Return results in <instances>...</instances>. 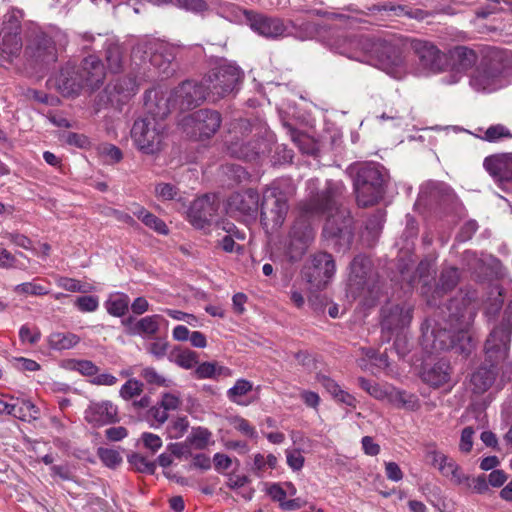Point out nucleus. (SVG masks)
<instances>
[{
    "mask_svg": "<svg viewBox=\"0 0 512 512\" xmlns=\"http://www.w3.org/2000/svg\"><path fill=\"white\" fill-rule=\"evenodd\" d=\"M344 192L342 181L328 180L323 189L316 193L311 191L309 199L300 203L299 215L290 230L291 247L296 246L295 252L290 251L293 261L298 260L313 241V222L323 215L327 216L323 237L337 252L344 253L350 249L354 228L350 212L343 206Z\"/></svg>",
    "mask_w": 512,
    "mask_h": 512,
    "instance_id": "1",
    "label": "nucleus"
},
{
    "mask_svg": "<svg viewBox=\"0 0 512 512\" xmlns=\"http://www.w3.org/2000/svg\"><path fill=\"white\" fill-rule=\"evenodd\" d=\"M476 315L468 299L453 298L444 307H439L436 327L431 331L434 350L456 349L469 354L471 347L470 327Z\"/></svg>",
    "mask_w": 512,
    "mask_h": 512,
    "instance_id": "2",
    "label": "nucleus"
},
{
    "mask_svg": "<svg viewBox=\"0 0 512 512\" xmlns=\"http://www.w3.org/2000/svg\"><path fill=\"white\" fill-rule=\"evenodd\" d=\"M511 333L512 300L505 309L500 324L490 332L485 342V362L471 376L474 393L486 392L495 382L497 365L507 356Z\"/></svg>",
    "mask_w": 512,
    "mask_h": 512,
    "instance_id": "3",
    "label": "nucleus"
},
{
    "mask_svg": "<svg viewBox=\"0 0 512 512\" xmlns=\"http://www.w3.org/2000/svg\"><path fill=\"white\" fill-rule=\"evenodd\" d=\"M272 142L273 135L264 126L252 124L248 119H239L228 149L235 157L250 161L269 153Z\"/></svg>",
    "mask_w": 512,
    "mask_h": 512,
    "instance_id": "4",
    "label": "nucleus"
},
{
    "mask_svg": "<svg viewBox=\"0 0 512 512\" xmlns=\"http://www.w3.org/2000/svg\"><path fill=\"white\" fill-rule=\"evenodd\" d=\"M353 175V187L359 206L376 204L384 195L386 175L383 167L375 162L353 164L349 168Z\"/></svg>",
    "mask_w": 512,
    "mask_h": 512,
    "instance_id": "5",
    "label": "nucleus"
},
{
    "mask_svg": "<svg viewBox=\"0 0 512 512\" xmlns=\"http://www.w3.org/2000/svg\"><path fill=\"white\" fill-rule=\"evenodd\" d=\"M294 193V187L287 180L273 182L263 191L260 202V220L267 231H277L284 223L288 211V198Z\"/></svg>",
    "mask_w": 512,
    "mask_h": 512,
    "instance_id": "6",
    "label": "nucleus"
},
{
    "mask_svg": "<svg viewBox=\"0 0 512 512\" xmlns=\"http://www.w3.org/2000/svg\"><path fill=\"white\" fill-rule=\"evenodd\" d=\"M165 124L153 117L137 119L131 129L136 148L145 155H156L164 146Z\"/></svg>",
    "mask_w": 512,
    "mask_h": 512,
    "instance_id": "7",
    "label": "nucleus"
},
{
    "mask_svg": "<svg viewBox=\"0 0 512 512\" xmlns=\"http://www.w3.org/2000/svg\"><path fill=\"white\" fill-rule=\"evenodd\" d=\"M244 74L235 64L219 65L204 76L205 87L210 94V100L216 102L238 89Z\"/></svg>",
    "mask_w": 512,
    "mask_h": 512,
    "instance_id": "8",
    "label": "nucleus"
},
{
    "mask_svg": "<svg viewBox=\"0 0 512 512\" xmlns=\"http://www.w3.org/2000/svg\"><path fill=\"white\" fill-rule=\"evenodd\" d=\"M132 57H139L142 62L147 60L164 77H170L176 70L173 62L176 59V48L166 44H160L155 50L148 44H138L132 50Z\"/></svg>",
    "mask_w": 512,
    "mask_h": 512,
    "instance_id": "9",
    "label": "nucleus"
},
{
    "mask_svg": "<svg viewBox=\"0 0 512 512\" xmlns=\"http://www.w3.org/2000/svg\"><path fill=\"white\" fill-rule=\"evenodd\" d=\"M349 269L348 286L353 297L361 296L366 292L373 293L376 281L371 259L363 254L356 255Z\"/></svg>",
    "mask_w": 512,
    "mask_h": 512,
    "instance_id": "10",
    "label": "nucleus"
},
{
    "mask_svg": "<svg viewBox=\"0 0 512 512\" xmlns=\"http://www.w3.org/2000/svg\"><path fill=\"white\" fill-rule=\"evenodd\" d=\"M369 45H366L365 55L377 60L381 69L393 74L403 65L401 48L387 40L369 37Z\"/></svg>",
    "mask_w": 512,
    "mask_h": 512,
    "instance_id": "11",
    "label": "nucleus"
},
{
    "mask_svg": "<svg viewBox=\"0 0 512 512\" xmlns=\"http://www.w3.org/2000/svg\"><path fill=\"white\" fill-rule=\"evenodd\" d=\"M22 18L23 13L18 9H11L4 16L0 31V50L8 57L17 56L22 50Z\"/></svg>",
    "mask_w": 512,
    "mask_h": 512,
    "instance_id": "12",
    "label": "nucleus"
},
{
    "mask_svg": "<svg viewBox=\"0 0 512 512\" xmlns=\"http://www.w3.org/2000/svg\"><path fill=\"white\" fill-rule=\"evenodd\" d=\"M335 270L336 266L332 255L318 252L312 256L310 264L305 266L303 274L311 289L322 290L331 281Z\"/></svg>",
    "mask_w": 512,
    "mask_h": 512,
    "instance_id": "13",
    "label": "nucleus"
},
{
    "mask_svg": "<svg viewBox=\"0 0 512 512\" xmlns=\"http://www.w3.org/2000/svg\"><path fill=\"white\" fill-rule=\"evenodd\" d=\"M232 9L242 13L250 28L265 38L278 39L288 36V27L278 17H270L252 10H242L237 6H232Z\"/></svg>",
    "mask_w": 512,
    "mask_h": 512,
    "instance_id": "14",
    "label": "nucleus"
},
{
    "mask_svg": "<svg viewBox=\"0 0 512 512\" xmlns=\"http://www.w3.org/2000/svg\"><path fill=\"white\" fill-rule=\"evenodd\" d=\"M206 99L210 100V94L203 80L201 82L186 80L171 92V101L180 110L195 108Z\"/></svg>",
    "mask_w": 512,
    "mask_h": 512,
    "instance_id": "15",
    "label": "nucleus"
},
{
    "mask_svg": "<svg viewBox=\"0 0 512 512\" xmlns=\"http://www.w3.org/2000/svg\"><path fill=\"white\" fill-rule=\"evenodd\" d=\"M411 48L418 59L419 66L424 70L438 73L448 66L445 53L430 41L414 39L411 41Z\"/></svg>",
    "mask_w": 512,
    "mask_h": 512,
    "instance_id": "16",
    "label": "nucleus"
},
{
    "mask_svg": "<svg viewBox=\"0 0 512 512\" xmlns=\"http://www.w3.org/2000/svg\"><path fill=\"white\" fill-rule=\"evenodd\" d=\"M413 307L409 304L387 303L381 308V329L388 333V339L394 332L408 327L412 321Z\"/></svg>",
    "mask_w": 512,
    "mask_h": 512,
    "instance_id": "17",
    "label": "nucleus"
},
{
    "mask_svg": "<svg viewBox=\"0 0 512 512\" xmlns=\"http://www.w3.org/2000/svg\"><path fill=\"white\" fill-rule=\"evenodd\" d=\"M419 199L430 207L446 211L455 204L457 197L446 183L429 181L421 187Z\"/></svg>",
    "mask_w": 512,
    "mask_h": 512,
    "instance_id": "18",
    "label": "nucleus"
},
{
    "mask_svg": "<svg viewBox=\"0 0 512 512\" xmlns=\"http://www.w3.org/2000/svg\"><path fill=\"white\" fill-rule=\"evenodd\" d=\"M219 209V204L214 197L204 195L195 199L188 210L189 222L197 229L205 230L214 221Z\"/></svg>",
    "mask_w": 512,
    "mask_h": 512,
    "instance_id": "19",
    "label": "nucleus"
},
{
    "mask_svg": "<svg viewBox=\"0 0 512 512\" xmlns=\"http://www.w3.org/2000/svg\"><path fill=\"white\" fill-rule=\"evenodd\" d=\"M185 125L194 130V135L199 139L210 138L221 126L222 118L218 111L200 109L185 120Z\"/></svg>",
    "mask_w": 512,
    "mask_h": 512,
    "instance_id": "20",
    "label": "nucleus"
},
{
    "mask_svg": "<svg viewBox=\"0 0 512 512\" xmlns=\"http://www.w3.org/2000/svg\"><path fill=\"white\" fill-rule=\"evenodd\" d=\"M48 83L65 97L78 95L86 87L80 70L71 63H67L59 73L49 78Z\"/></svg>",
    "mask_w": 512,
    "mask_h": 512,
    "instance_id": "21",
    "label": "nucleus"
},
{
    "mask_svg": "<svg viewBox=\"0 0 512 512\" xmlns=\"http://www.w3.org/2000/svg\"><path fill=\"white\" fill-rule=\"evenodd\" d=\"M259 207V194L252 188L242 192H235L227 200V211L233 215L255 217Z\"/></svg>",
    "mask_w": 512,
    "mask_h": 512,
    "instance_id": "22",
    "label": "nucleus"
},
{
    "mask_svg": "<svg viewBox=\"0 0 512 512\" xmlns=\"http://www.w3.org/2000/svg\"><path fill=\"white\" fill-rule=\"evenodd\" d=\"M84 419L94 427L112 424L118 421V409L109 400L90 401Z\"/></svg>",
    "mask_w": 512,
    "mask_h": 512,
    "instance_id": "23",
    "label": "nucleus"
},
{
    "mask_svg": "<svg viewBox=\"0 0 512 512\" xmlns=\"http://www.w3.org/2000/svg\"><path fill=\"white\" fill-rule=\"evenodd\" d=\"M368 43V36L340 35L330 43V48L347 58L362 60V57L365 56L366 45H369Z\"/></svg>",
    "mask_w": 512,
    "mask_h": 512,
    "instance_id": "24",
    "label": "nucleus"
},
{
    "mask_svg": "<svg viewBox=\"0 0 512 512\" xmlns=\"http://www.w3.org/2000/svg\"><path fill=\"white\" fill-rule=\"evenodd\" d=\"M26 53L36 62L50 64L57 60V50L51 37L45 33L34 36L26 47Z\"/></svg>",
    "mask_w": 512,
    "mask_h": 512,
    "instance_id": "25",
    "label": "nucleus"
},
{
    "mask_svg": "<svg viewBox=\"0 0 512 512\" xmlns=\"http://www.w3.org/2000/svg\"><path fill=\"white\" fill-rule=\"evenodd\" d=\"M483 166L499 183L512 181V153H500L486 157Z\"/></svg>",
    "mask_w": 512,
    "mask_h": 512,
    "instance_id": "26",
    "label": "nucleus"
},
{
    "mask_svg": "<svg viewBox=\"0 0 512 512\" xmlns=\"http://www.w3.org/2000/svg\"><path fill=\"white\" fill-rule=\"evenodd\" d=\"M398 269L402 277V280L406 281L409 284V286H413L416 283L417 279H419V281L423 283L422 294L427 295L429 290L428 278L430 276V271L432 269V263L429 260L425 259L420 261L416 270L413 273H411L413 269V261L409 260V263H402V261L400 260L398 264Z\"/></svg>",
    "mask_w": 512,
    "mask_h": 512,
    "instance_id": "27",
    "label": "nucleus"
},
{
    "mask_svg": "<svg viewBox=\"0 0 512 512\" xmlns=\"http://www.w3.org/2000/svg\"><path fill=\"white\" fill-rule=\"evenodd\" d=\"M77 68L80 70L82 79L86 87L90 89H98L105 78V68L100 59L95 55H89L84 58L81 65Z\"/></svg>",
    "mask_w": 512,
    "mask_h": 512,
    "instance_id": "28",
    "label": "nucleus"
},
{
    "mask_svg": "<svg viewBox=\"0 0 512 512\" xmlns=\"http://www.w3.org/2000/svg\"><path fill=\"white\" fill-rule=\"evenodd\" d=\"M420 377L424 383L432 388H439L449 383L451 366L448 361L441 359L433 365L422 366Z\"/></svg>",
    "mask_w": 512,
    "mask_h": 512,
    "instance_id": "29",
    "label": "nucleus"
},
{
    "mask_svg": "<svg viewBox=\"0 0 512 512\" xmlns=\"http://www.w3.org/2000/svg\"><path fill=\"white\" fill-rule=\"evenodd\" d=\"M145 108L147 115L163 122V119L170 113L171 108H177L171 101V95L165 98L162 92L150 90L145 93Z\"/></svg>",
    "mask_w": 512,
    "mask_h": 512,
    "instance_id": "30",
    "label": "nucleus"
},
{
    "mask_svg": "<svg viewBox=\"0 0 512 512\" xmlns=\"http://www.w3.org/2000/svg\"><path fill=\"white\" fill-rule=\"evenodd\" d=\"M459 281V271L455 267L443 269L439 281L430 297H427L429 306H438L437 299L443 294L453 290Z\"/></svg>",
    "mask_w": 512,
    "mask_h": 512,
    "instance_id": "31",
    "label": "nucleus"
},
{
    "mask_svg": "<svg viewBox=\"0 0 512 512\" xmlns=\"http://www.w3.org/2000/svg\"><path fill=\"white\" fill-rule=\"evenodd\" d=\"M104 57L107 68L111 73H119L123 68V49L113 39H107L104 44Z\"/></svg>",
    "mask_w": 512,
    "mask_h": 512,
    "instance_id": "32",
    "label": "nucleus"
},
{
    "mask_svg": "<svg viewBox=\"0 0 512 512\" xmlns=\"http://www.w3.org/2000/svg\"><path fill=\"white\" fill-rule=\"evenodd\" d=\"M164 320L161 315L145 316L132 325L128 331L130 335L153 336L159 331L160 322Z\"/></svg>",
    "mask_w": 512,
    "mask_h": 512,
    "instance_id": "33",
    "label": "nucleus"
},
{
    "mask_svg": "<svg viewBox=\"0 0 512 512\" xmlns=\"http://www.w3.org/2000/svg\"><path fill=\"white\" fill-rule=\"evenodd\" d=\"M389 401L397 408L416 411L420 408L417 395L405 390L393 389L387 394Z\"/></svg>",
    "mask_w": 512,
    "mask_h": 512,
    "instance_id": "34",
    "label": "nucleus"
},
{
    "mask_svg": "<svg viewBox=\"0 0 512 512\" xmlns=\"http://www.w3.org/2000/svg\"><path fill=\"white\" fill-rule=\"evenodd\" d=\"M451 58L459 70L472 68L478 61L477 52L467 46H456L451 51Z\"/></svg>",
    "mask_w": 512,
    "mask_h": 512,
    "instance_id": "35",
    "label": "nucleus"
},
{
    "mask_svg": "<svg viewBox=\"0 0 512 512\" xmlns=\"http://www.w3.org/2000/svg\"><path fill=\"white\" fill-rule=\"evenodd\" d=\"M80 337L71 332H53L49 335L48 343L54 350H67L76 346Z\"/></svg>",
    "mask_w": 512,
    "mask_h": 512,
    "instance_id": "36",
    "label": "nucleus"
},
{
    "mask_svg": "<svg viewBox=\"0 0 512 512\" xmlns=\"http://www.w3.org/2000/svg\"><path fill=\"white\" fill-rule=\"evenodd\" d=\"M289 24L292 28L288 35H293L300 40H307L313 38L317 34V24L306 20H291Z\"/></svg>",
    "mask_w": 512,
    "mask_h": 512,
    "instance_id": "37",
    "label": "nucleus"
},
{
    "mask_svg": "<svg viewBox=\"0 0 512 512\" xmlns=\"http://www.w3.org/2000/svg\"><path fill=\"white\" fill-rule=\"evenodd\" d=\"M129 297L124 293H117L111 296L105 303L107 312L115 317L126 314L129 307Z\"/></svg>",
    "mask_w": 512,
    "mask_h": 512,
    "instance_id": "38",
    "label": "nucleus"
},
{
    "mask_svg": "<svg viewBox=\"0 0 512 512\" xmlns=\"http://www.w3.org/2000/svg\"><path fill=\"white\" fill-rule=\"evenodd\" d=\"M112 89L122 99H128L136 93L137 83L132 76L119 77L113 82Z\"/></svg>",
    "mask_w": 512,
    "mask_h": 512,
    "instance_id": "39",
    "label": "nucleus"
},
{
    "mask_svg": "<svg viewBox=\"0 0 512 512\" xmlns=\"http://www.w3.org/2000/svg\"><path fill=\"white\" fill-rule=\"evenodd\" d=\"M438 470L443 476L450 478L456 484H464L465 481L469 480V477L463 473L456 462L449 457Z\"/></svg>",
    "mask_w": 512,
    "mask_h": 512,
    "instance_id": "40",
    "label": "nucleus"
},
{
    "mask_svg": "<svg viewBox=\"0 0 512 512\" xmlns=\"http://www.w3.org/2000/svg\"><path fill=\"white\" fill-rule=\"evenodd\" d=\"M39 417V409L26 399L18 400L16 403L15 418L30 422Z\"/></svg>",
    "mask_w": 512,
    "mask_h": 512,
    "instance_id": "41",
    "label": "nucleus"
},
{
    "mask_svg": "<svg viewBox=\"0 0 512 512\" xmlns=\"http://www.w3.org/2000/svg\"><path fill=\"white\" fill-rule=\"evenodd\" d=\"M479 138L490 143H497L503 139L512 138V133L505 125L495 124L484 130L483 135Z\"/></svg>",
    "mask_w": 512,
    "mask_h": 512,
    "instance_id": "42",
    "label": "nucleus"
},
{
    "mask_svg": "<svg viewBox=\"0 0 512 512\" xmlns=\"http://www.w3.org/2000/svg\"><path fill=\"white\" fill-rule=\"evenodd\" d=\"M252 383L246 379H238L233 387L228 389L227 397L231 402L238 405H246L240 398L252 391Z\"/></svg>",
    "mask_w": 512,
    "mask_h": 512,
    "instance_id": "43",
    "label": "nucleus"
},
{
    "mask_svg": "<svg viewBox=\"0 0 512 512\" xmlns=\"http://www.w3.org/2000/svg\"><path fill=\"white\" fill-rule=\"evenodd\" d=\"M97 455L102 463L111 469L118 467L123 459L120 453L112 448L99 447L97 449Z\"/></svg>",
    "mask_w": 512,
    "mask_h": 512,
    "instance_id": "44",
    "label": "nucleus"
},
{
    "mask_svg": "<svg viewBox=\"0 0 512 512\" xmlns=\"http://www.w3.org/2000/svg\"><path fill=\"white\" fill-rule=\"evenodd\" d=\"M175 6L193 14H203L209 10L205 0H176Z\"/></svg>",
    "mask_w": 512,
    "mask_h": 512,
    "instance_id": "45",
    "label": "nucleus"
},
{
    "mask_svg": "<svg viewBox=\"0 0 512 512\" xmlns=\"http://www.w3.org/2000/svg\"><path fill=\"white\" fill-rule=\"evenodd\" d=\"M57 285L58 287L69 292L88 293L92 290L91 285L82 284L79 280L69 277L59 278L57 281Z\"/></svg>",
    "mask_w": 512,
    "mask_h": 512,
    "instance_id": "46",
    "label": "nucleus"
},
{
    "mask_svg": "<svg viewBox=\"0 0 512 512\" xmlns=\"http://www.w3.org/2000/svg\"><path fill=\"white\" fill-rule=\"evenodd\" d=\"M174 362L184 369H191L198 363V355L189 349L179 350L174 354Z\"/></svg>",
    "mask_w": 512,
    "mask_h": 512,
    "instance_id": "47",
    "label": "nucleus"
},
{
    "mask_svg": "<svg viewBox=\"0 0 512 512\" xmlns=\"http://www.w3.org/2000/svg\"><path fill=\"white\" fill-rule=\"evenodd\" d=\"M128 462L139 472L154 474L156 465L140 454H132L128 457Z\"/></svg>",
    "mask_w": 512,
    "mask_h": 512,
    "instance_id": "48",
    "label": "nucleus"
},
{
    "mask_svg": "<svg viewBox=\"0 0 512 512\" xmlns=\"http://www.w3.org/2000/svg\"><path fill=\"white\" fill-rule=\"evenodd\" d=\"M358 384L364 391L375 399H384L388 394L378 383L364 377L358 378Z\"/></svg>",
    "mask_w": 512,
    "mask_h": 512,
    "instance_id": "49",
    "label": "nucleus"
},
{
    "mask_svg": "<svg viewBox=\"0 0 512 512\" xmlns=\"http://www.w3.org/2000/svg\"><path fill=\"white\" fill-rule=\"evenodd\" d=\"M14 291L18 294H27L32 296H42L49 293L48 289L34 282H25L18 284Z\"/></svg>",
    "mask_w": 512,
    "mask_h": 512,
    "instance_id": "50",
    "label": "nucleus"
},
{
    "mask_svg": "<svg viewBox=\"0 0 512 512\" xmlns=\"http://www.w3.org/2000/svg\"><path fill=\"white\" fill-rule=\"evenodd\" d=\"M74 306L79 311L84 312V313L94 312L99 307V299L97 296H92V295L81 296L75 300Z\"/></svg>",
    "mask_w": 512,
    "mask_h": 512,
    "instance_id": "51",
    "label": "nucleus"
},
{
    "mask_svg": "<svg viewBox=\"0 0 512 512\" xmlns=\"http://www.w3.org/2000/svg\"><path fill=\"white\" fill-rule=\"evenodd\" d=\"M143 391V383L136 379H129L122 385L120 389V396L125 399H131L134 396L140 395Z\"/></svg>",
    "mask_w": 512,
    "mask_h": 512,
    "instance_id": "52",
    "label": "nucleus"
},
{
    "mask_svg": "<svg viewBox=\"0 0 512 512\" xmlns=\"http://www.w3.org/2000/svg\"><path fill=\"white\" fill-rule=\"evenodd\" d=\"M141 376L148 384L151 385L159 387H168L170 385V381L158 374V372L152 367L144 368L141 372Z\"/></svg>",
    "mask_w": 512,
    "mask_h": 512,
    "instance_id": "53",
    "label": "nucleus"
},
{
    "mask_svg": "<svg viewBox=\"0 0 512 512\" xmlns=\"http://www.w3.org/2000/svg\"><path fill=\"white\" fill-rule=\"evenodd\" d=\"M211 437V433L205 428H197L193 430L187 440L198 449H203L207 446Z\"/></svg>",
    "mask_w": 512,
    "mask_h": 512,
    "instance_id": "54",
    "label": "nucleus"
},
{
    "mask_svg": "<svg viewBox=\"0 0 512 512\" xmlns=\"http://www.w3.org/2000/svg\"><path fill=\"white\" fill-rule=\"evenodd\" d=\"M142 222L147 227L153 229L154 231H156L159 234L166 235L169 232L168 227L165 224V222L150 212L148 214H145Z\"/></svg>",
    "mask_w": 512,
    "mask_h": 512,
    "instance_id": "55",
    "label": "nucleus"
},
{
    "mask_svg": "<svg viewBox=\"0 0 512 512\" xmlns=\"http://www.w3.org/2000/svg\"><path fill=\"white\" fill-rule=\"evenodd\" d=\"M189 427V421L187 417H178L176 418L170 428H169V435L172 439H178L181 438L188 430Z\"/></svg>",
    "mask_w": 512,
    "mask_h": 512,
    "instance_id": "56",
    "label": "nucleus"
},
{
    "mask_svg": "<svg viewBox=\"0 0 512 512\" xmlns=\"http://www.w3.org/2000/svg\"><path fill=\"white\" fill-rule=\"evenodd\" d=\"M148 418L153 419L157 423V425L151 424V426L159 427L167 421L168 411L159 403V405L152 406L148 410Z\"/></svg>",
    "mask_w": 512,
    "mask_h": 512,
    "instance_id": "57",
    "label": "nucleus"
},
{
    "mask_svg": "<svg viewBox=\"0 0 512 512\" xmlns=\"http://www.w3.org/2000/svg\"><path fill=\"white\" fill-rule=\"evenodd\" d=\"M464 483H466L468 487H470L474 492L478 494H485L489 491V483L487 481V477L484 474L472 479L469 478V480L465 481Z\"/></svg>",
    "mask_w": 512,
    "mask_h": 512,
    "instance_id": "58",
    "label": "nucleus"
},
{
    "mask_svg": "<svg viewBox=\"0 0 512 512\" xmlns=\"http://www.w3.org/2000/svg\"><path fill=\"white\" fill-rule=\"evenodd\" d=\"M155 194L163 200H172L177 195V188L170 183H160L155 187Z\"/></svg>",
    "mask_w": 512,
    "mask_h": 512,
    "instance_id": "59",
    "label": "nucleus"
},
{
    "mask_svg": "<svg viewBox=\"0 0 512 512\" xmlns=\"http://www.w3.org/2000/svg\"><path fill=\"white\" fill-rule=\"evenodd\" d=\"M474 429L467 426L462 430L459 449L463 453H469L473 447Z\"/></svg>",
    "mask_w": 512,
    "mask_h": 512,
    "instance_id": "60",
    "label": "nucleus"
},
{
    "mask_svg": "<svg viewBox=\"0 0 512 512\" xmlns=\"http://www.w3.org/2000/svg\"><path fill=\"white\" fill-rule=\"evenodd\" d=\"M100 153L113 163H117L123 158L122 151L113 144L102 145L100 147Z\"/></svg>",
    "mask_w": 512,
    "mask_h": 512,
    "instance_id": "61",
    "label": "nucleus"
},
{
    "mask_svg": "<svg viewBox=\"0 0 512 512\" xmlns=\"http://www.w3.org/2000/svg\"><path fill=\"white\" fill-rule=\"evenodd\" d=\"M286 457L287 464L292 470L299 471L302 469L305 459L301 454L300 450L294 449L292 451H287Z\"/></svg>",
    "mask_w": 512,
    "mask_h": 512,
    "instance_id": "62",
    "label": "nucleus"
},
{
    "mask_svg": "<svg viewBox=\"0 0 512 512\" xmlns=\"http://www.w3.org/2000/svg\"><path fill=\"white\" fill-rule=\"evenodd\" d=\"M144 446L151 450V452L155 453L162 447L161 438L153 433L144 432L141 436Z\"/></svg>",
    "mask_w": 512,
    "mask_h": 512,
    "instance_id": "63",
    "label": "nucleus"
},
{
    "mask_svg": "<svg viewBox=\"0 0 512 512\" xmlns=\"http://www.w3.org/2000/svg\"><path fill=\"white\" fill-rule=\"evenodd\" d=\"M385 221V214L382 211H377L366 222V229L378 233Z\"/></svg>",
    "mask_w": 512,
    "mask_h": 512,
    "instance_id": "64",
    "label": "nucleus"
}]
</instances>
